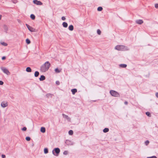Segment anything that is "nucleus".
Here are the masks:
<instances>
[{"mask_svg": "<svg viewBox=\"0 0 158 158\" xmlns=\"http://www.w3.org/2000/svg\"><path fill=\"white\" fill-rule=\"evenodd\" d=\"M50 66V64L48 61L46 62L42 65L40 67V71L43 72H45L48 70Z\"/></svg>", "mask_w": 158, "mask_h": 158, "instance_id": "f257e3e1", "label": "nucleus"}, {"mask_svg": "<svg viewBox=\"0 0 158 158\" xmlns=\"http://www.w3.org/2000/svg\"><path fill=\"white\" fill-rule=\"evenodd\" d=\"M115 49L118 51H125L128 50L127 47L123 45H118L115 46Z\"/></svg>", "mask_w": 158, "mask_h": 158, "instance_id": "f03ea898", "label": "nucleus"}, {"mask_svg": "<svg viewBox=\"0 0 158 158\" xmlns=\"http://www.w3.org/2000/svg\"><path fill=\"white\" fill-rule=\"evenodd\" d=\"M110 94L113 96L115 97H119L120 94H119L115 91L114 90H110Z\"/></svg>", "mask_w": 158, "mask_h": 158, "instance_id": "7ed1b4c3", "label": "nucleus"}, {"mask_svg": "<svg viewBox=\"0 0 158 158\" xmlns=\"http://www.w3.org/2000/svg\"><path fill=\"white\" fill-rule=\"evenodd\" d=\"M60 152V150L59 148H54L52 151V154L55 156H58Z\"/></svg>", "mask_w": 158, "mask_h": 158, "instance_id": "20e7f679", "label": "nucleus"}, {"mask_svg": "<svg viewBox=\"0 0 158 158\" xmlns=\"http://www.w3.org/2000/svg\"><path fill=\"white\" fill-rule=\"evenodd\" d=\"M1 69L7 75H10V72H9L8 70L6 68L3 67H1Z\"/></svg>", "mask_w": 158, "mask_h": 158, "instance_id": "39448f33", "label": "nucleus"}, {"mask_svg": "<svg viewBox=\"0 0 158 158\" xmlns=\"http://www.w3.org/2000/svg\"><path fill=\"white\" fill-rule=\"evenodd\" d=\"M27 27L28 29L31 32H35L36 30L35 28H33L31 27L29 25L26 24Z\"/></svg>", "mask_w": 158, "mask_h": 158, "instance_id": "423d86ee", "label": "nucleus"}, {"mask_svg": "<svg viewBox=\"0 0 158 158\" xmlns=\"http://www.w3.org/2000/svg\"><path fill=\"white\" fill-rule=\"evenodd\" d=\"M33 2L34 4L37 5H41L43 4V3L37 0H33Z\"/></svg>", "mask_w": 158, "mask_h": 158, "instance_id": "0eeeda50", "label": "nucleus"}, {"mask_svg": "<svg viewBox=\"0 0 158 158\" xmlns=\"http://www.w3.org/2000/svg\"><path fill=\"white\" fill-rule=\"evenodd\" d=\"M1 105L2 107L5 108L8 106V104L7 102L3 101L1 102Z\"/></svg>", "mask_w": 158, "mask_h": 158, "instance_id": "6e6552de", "label": "nucleus"}, {"mask_svg": "<svg viewBox=\"0 0 158 158\" xmlns=\"http://www.w3.org/2000/svg\"><path fill=\"white\" fill-rule=\"evenodd\" d=\"M62 115L63 116V117L65 118L69 122L71 121V118L70 117H69V116L68 115H65L64 114H63Z\"/></svg>", "mask_w": 158, "mask_h": 158, "instance_id": "1a4fd4ad", "label": "nucleus"}, {"mask_svg": "<svg viewBox=\"0 0 158 158\" xmlns=\"http://www.w3.org/2000/svg\"><path fill=\"white\" fill-rule=\"evenodd\" d=\"M135 22L136 23L139 24H141L143 23V21L142 20L138 19L136 20Z\"/></svg>", "mask_w": 158, "mask_h": 158, "instance_id": "9d476101", "label": "nucleus"}, {"mask_svg": "<svg viewBox=\"0 0 158 158\" xmlns=\"http://www.w3.org/2000/svg\"><path fill=\"white\" fill-rule=\"evenodd\" d=\"M3 28H4L5 31L6 33H7V31L8 30V26L6 25H4L3 26Z\"/></svg>", "mask_w": 158, "mask_h": 158, "instance_id": "9b49d317", "label": "nucleus"}, {"mask_svg": "<svg viewBox=\"0 0 158 158\" xmlns=\"http://www.w3.org/2000/svg\"><path fill=\"white\" fill-rule=\"evenodd\" d=\"M66 143L68 145H72V142L69 140H66L65 141Z\"/></svg>", "mask_w": 158, "mask_h": 158, "instance_id": "f8f14e48", "label": "nucleus"}, {"mask_svg": "<svg viewBox=\"0 0 158 158\" xmlns=\"http://www.w3.org/2000/svg\"><path fill=\"white\" fill-rule=\"evenodd\" d=\"M53 95L51 94H46V96L48 98H52Z\"/></svg>", "mask_w": 158, "mask_h": 158, "instance_id": "ddd939ff", "label": "nucleus"}, {"mask_svg": "<svg viewBox=\"0 0 158 158\" xmlns=\"http://www.w3.org/2000/svg\"><path fill=\"white\" fill-rule=\"evenodd\" d=\"M45 77L44 75H41L40 77L39 78V79L40 81H43L45 80Z\"/></svg>", "mask_w": 158, "mask_h": 158, "instance_id": "4468645a", "label": "nucleus"}, {"mask_svg": "<svg viewBox=\"0 0 158 158\" xmlns=\"http://www.w3.org/2000/svg\"><path fill=\"white\" fill-rule=\"evenodd\" d=\"M68 29L69 30L71 31H73L74 29V27L72 25H69V27Z\"/></svg>", "mask_w": 158, "mask_h": 158, "instance_id": "2eb2a0df", "label": "nucleus"}, {"mask_svg": "<svg viewBox=\"0 0 158 158\" xmlns=\"http://www.w3.org/2000/svg\"><path fill=\"white\" fill-rule=\"evenodd\" d=\"M71 91L72 93L73 94H74L76 93L77 91V89H72L71 90Z\"/></svg>", "mask_w": 158, "mask_h": 158, "instance_id": "dca6fc26", "label": "nucleus"}, {"mask_svg": "<svg viewBox=\"0 0 158 158\" xmlns=\"http://www.w3.org/2000/svg\"><path fill=\"white\" fill-rule=\"evenodd\" d=\"M46 130L45 127H42L41 128L40 131L41 132L44 133L45 132Z\"/></svg>", "mask_w": 158, "mask_h": 158, "instance_id": "f3484780", "label": "nucleus"}, {"mask_svg": "<svg viewBox=\"0 0 158 158\" xmlns=\"http://www.w3.org/2000/svg\"><path fill=\"white\" fill-rule=\"evenodd\" d=\"M62 25L63 27L65 28H66L68 27V24L65 22H64L62 23Z\"/></svg>", "mask_w": 158, "mask_h": 158, "instance_id": "a211bd4d", "label": "nucleus"}, {"mask_svg": "<svg viewBox=\"0 0 158 158\" xmlns=\"http://www.w3.org/2000/svg\"><path fill=\"white\" fill-rule=\"evenodd\" d=\"M119 66L121 68H125L127 67V65L124 64H121L119 65Z\"/></svg>", "mask_w": 158, "mask_h": 158, "instance_id": "6ab92c4d", "label": "nucleus"}, {"mask_svg": "<svg viewBox=\"0 0 158 158\" xmlns=\"http://www.w3.org/2000/svg\"><path fill=\"white\" fill-rule=\"evenodd\" d=\"M26 71L28 72H30L31 71V69L30 67H27L26 69Z\"/></svg>", "mask_w": 158, "mask_h": 158, "instance_id": "aec40b11", "label": "nucleus"}, {"mask_svg": "<svg viewBox=\"0 0 158 158\" xmlns=\"http://www.w3.org/2000/svg\"><path fill=\"white\" fill-rule=\"evenodd\" d=\"M39 74V73L38 71H35V73L34 76L35 77H37Z\"/></svg>", "mask_w": 158, "mask_h": 158, "instance_id": "412c9836", "label": "nucleus"}, {"mask_svg": "<svg viewBox=\"0 0 158 158\" xmlns=\"http://www.w3.org/2000/svg\"><path fill=\"white\" fill-rule=\"evenodd\" d=\"M109 131V129L108 128H106L103 130V131L104 133L108 132Z\"/></svg>", "mask_w": 158, "mask_h": 158, "instance_id": "4be33fe9", "label": "nucleus"}, {"mask_svg": "<svg viewBox=\"0 0 158 158\" xmlns=\"http://www.w3.org/2000/svg\"><path fill=\"white\" fill-rule=\"evenodd\" d=\"M31 18L33 20H34L35 18V16L33 14H31L30 15Z\"/></svg>", "mask_w": 158, "mask_h": 158, "instance_id": "5701e85b", "label": "nucleus"}, {"mask_svg": "<svg viewBox=\"0 0 158 158\" xmlns=\"http://www.w3.org/2000/svg\"><path fill=\"white\" fill-rule=\"evenodd\" d=\"M44 152L45 154H47L48 153V150L47 148H45L44 149Z\"/></svg>", "mask_w": 158, "mask_h": 158, "instance_id": "b1692460", "label": "nucleus"}, {"mask_svg": "<svg viewBox=\"0 0 158 158\" xmlns=\"http://www.w3.org/2000/svg\"><path fill=\"white\" fill-rule=\"evenodd\" d=\"M69 134L70 135H72L73 134V131L72 130H70L69 131Z\"/></svg>", "mask_w": 158, "mask_h": 158, "instance_id": "393cba45", "label": "nucleus"}, {"mask_svg": "<svg viewBox=\"0 0 158 158\" xmlns=\"http://www.w3.org/2000/svg\"><path fill=\"white\" fill-rule=\"evenodd\" d=\"M102 7L100 6L98 7L97 10L98 11H101L102 10Z\"/></svg>", "mask_w": 158, "mask_h": 158, "instance_id": "a878e982", "label": "nucleus"}, {"mask_svg": "<svg viewBox=\"0 0 158 158\" xmlns=\"http://www.w3.org/2000/svg\"><path fill=\"white\" fill-rule=\"evenodd\" d=\"M26 42L27 44H29L30 43L31 41L30 40L28 39H27L26 40Z\"/></svg>", "mask_w": 158, "mask_h": 158, "instance_id": "bb28decb", "label": "nucleus"}, {"mask_svg": "<svg viewBox=\"0 0 158 158\" xmlns=\"http://www.w3.org/2000/svg\"><path fill=\"white\" fill-rule=\"evenodd\" d=\"M1 44L4 46H7V43H5L4 42L1 43Z\"/></svg>", "mask_w": 158, "mask_h": 158, "instance_id": "cd10ccee", "label": "nucleus"}, {"mask_svg": "<svg viewBox=\"0 0 158 158\" xmlns=\"http://www.w3.org/2000/svg\"><path fill=\"white\" fill-rule=\"evenodd\" d=\"M97 33L99 35H100L101 34V31L99 29H98L97 30Z\"/></svg>", "mask_w": 158, "mask_h": 158, "instance_id": "c85d7f7f", "label": "nucleus"}, {"mask_svg": "<svg viewBox=\"0 0 158 158\" xmlns=\"http://www.w3.org/2000/svg\"><path fill=\"white\" fill-rule=\"evenodd\" d=\"M55 71L56 73H59L60 72V71L58 68H56L55 69Z\"/></svg>", "mask_w": 158, "mask_h": 158, "instance_id": "c756f323", "label": "nucleus"}, {"mask_svg": "<svg viewBox=\"0 0 158 158\" xmlns=\"http://www.w3.org/2000/svg\"><path fill=\"white\" fill-rule=\"evenodd\" d=\"M26 139L27 141H29L30 140L31 138L29 137H27L26 138Z\"/></svg>", "mask_w": 158, "mask_h": 158, "instance_id": "7c9ffc66", "label": "nucleus"}, {"mask_svg": "<svg viewBox=\"0 0 158 158\" xmlns=\"http://www.w3.org/2000/svg\"><path fill=\"white\" fill-rule=\"evenodd\" d=\"M63 154L64 155H67L68 154V152L67 151H65L63 152Z\"/></svg>", "mask_w": 158, "mask_h": 158, "instance_id": "2f4dec72", "label": "nucleus"}, {"mask_svg": "<svg viewBox=\"0 0 158 158\" xmlns=\"http://www.w3.org/2000/svg\"><path fill=\"white\" fill-rule=\"evenodd\" d=\"M146 114L148 116L150 117L151 115L150 113L148 112L146 113Z\"/></svg>", "mask_w": 158, "mask_h": 158, "instance_id": "473e14b6", "label": "nucleus"}, {"mask_svg": "<svg viewBox=\"0 0 158 158\" xmlns=\"http://www.w3.org/2000/svg\"><path fill=\"white\" fill-rule=\"evenodd\" d=\"M149 141H148V140H146L145 142V145H148V144L149 143Z\"/></svg>", "mask_w": 158, "mask_h": 158, "instance_id": "72a5a7b5", "label": "nucleus"}, {"mask_svg": "<svg viewBox=\"0 0 158 158\" xmlns=\"http://www.w3.org/2000/svg\"><path fill=\"white\" fill-rule=\"evenodd\" d=\"M22 130L23 131H26L27 130V128L25 127H24L22 128Z\"/></svg>", "mask_w": 158, "mask_h": 158, "instance_id": "f704fd0d", "label": "nucleus"}, {"mask_svg": "<svg viewBox=\"0 0 158 158\" xmlns=\"http://www.w3.org/2000/svg\"><path fill=\"white\" fill-rule=\"evenodd\" d=\"M56 83L57 85H59L60 84V82L59 81H56Z\"/></svg>", "mask_w": 158, "mask_h": 158, "instance_id": "c9c22d12", "label": "nucleus"}, {"mask_svg": "<svg viewBox=\"0 0 158 158\" xmlns=\"http://www.w3.org/2000/svg\"><path fill=\"white\" fill-rule=\"evenodd\" d=\"M61 19H62V20L64 21V20H65L66 18H65V17L63 16L61 18Z\"/></svg>", "mask_w": 158, "mask_h": 158, "instance_id": "e433bc0d", "label": "nucleus"}, {"mask_svg": "<svg viewBox=\"0 0 158 158\" xmlns=\"http://www.w3.org/2000/svg\"><path fill=\"white\" fill-rule=\"evenodd\" d=\"M3 83V82L2 81H0V85H2Z\"/></svg>", "mask_w": 158, "mask_h": 158, "instance_id": "4c0bfd02", "label": "nucleus"}, {"mask_svg": "<svg viewBox=\"0 0 158 158\" xmlns=\"http://www.w3.org/2000/svg\"><path fill=\"white\" fill-rule=\"evenodd\" d=\"M155 7L156 8H158V4H155Z\"/></svg>", "mask_w": 158, "mask_h": 158, "instance_id": "58836bf2", "label": "nucleus"}, {"mask_svg": "<svg viewBox=\"0 0 158 158\" xmlns=\"http://www.w3.org/2000/svg\"><path fill=\"white\" fill-rule=\"evenodd\" d=\"M2 158H5L6 156L5 155L2 154Z\"/></svg>", "mask_w": 158, "mask_h": 158, "instance_id": "ea45409f", "label": "nucleus"}, {"mask_svg": "<svg viewBox=\"0 0 158 158\" xmlns=\"http://www.w3.org/2000/svg\"><path fill=\"white\" fill-rule=\"evenodd\" d=\"M155 95L156 97L158 98V92L156 93Z\"/></svg>", "mask_w": 158, "mask_h": 158, "instance_id": "a19ab883", "label": "nucleus"}, {"mask_svg": "<svg viewBox=\"0 0 158 158\" xmlns=\"http://www.w3.org/2000/svg\"><path fill=\"white\" fill-rule=\"evenodd\" d=\"M6 59V57L5 56H3L2 57V60H4L5 59Z\"/></svg>", "mask_w": 158, "mask_h": 158, "instance_id": "79ce46f5", "label": "nucleus"}, {"mask_svg": "<svg viewBox=\"0 0 158 158\" xmlns=\"http://www.w3.org/2000/svg\"><path fill=\"white\" fill-rule=\"evenodd\" d=\"M151 158H157V157L155 156H151Z\"/></svg>", "mask_w": 158, "mask_h": 158, "instance_id": "37998d69", "label": "nucleus"}, {"mask_svg": "<svg viewBox=\"0 0 158 158\" xmlns=\"http://www.w3.org/2000/svg\"><path fill=\"white\" fill-rule=\"evenodd\" d=\"M124 104H125L127 105L128 104V102L127 101H125L124 102Z\"/></svg>", "mask_w": 158, "mask_h": 158, "instance_id": "c03bdc74", "label": "nucleus"}, {"mask_svg": "<svg viewBox=\"0 0 158 158\" xmlns=\"http://www.w3.org/2000/svg\"><path fill=\"white\" fill-rule=\"evenodd\" d=\"M1 18H2V15H0V20L1 19Z\"/></svg>", "mask_w": 158, "mask_h": 158, "instance_id": "a18cd8bd", "label": "nucleus"}, {"mask_svg": "<svg viewBox=\"0 0 158 158\" xmlns=\"http://www.w3.org/2000/svg\"><path fill=\"white\" fill-rule=\"evenodd\" d=\"M13 3H16V2H13Z\"/></svg>", "mask_w": 158, "mask_h": 158, "instance_id": "49530a36", "label": "nucleus"}, {"mask_svg": "<svg viewBox=\"0 0 158 158\" xmlns=\"http://www.w3.org/2000/svg\"><path fill=\"white\" fill-rule=\"evenodd\" d=\"M151 157H148L147 158H151Z\"/></svg>", "mask_w": 158, "mask_h": 158, "instance_id": "de8ad7c7", "label": "nucleus"}]
</instances>
